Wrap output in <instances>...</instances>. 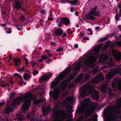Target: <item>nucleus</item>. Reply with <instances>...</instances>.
Masks as SVG:
<instances>
[{
    "label": "nucleus",
    "mask_w": 121,
    "mask_h": 121,
    "mask_svg": "<svg viewBox=\"0 0 121 121\" xmlns=\"http://www.w3.org/2000/svg\"><path fill=\"white\" fill-rule=\"evenodd\" d=\"M66 108L69 113L70 114L71 112H73V111L72 110V106L70 104H69L67 106Z\"/></svg>",
    "instance_id": "obj_25"
},
{
    "label": "nucleus",
    "mask_w": 121,
    "mask_h": 121,
    "mask_svg": "<svg viewBox=\"0 0 121 121\" xmlns=\"http://www.w3.org/2000/svg\"><path fill=\"white\" fill-rule=\"evenodd\" d=\"M101 49V46L99 45H98L96 46L94 49V51L95 54L99 55V52Z\"/></svg>",
    "instance_id": "obj_19"
},
{
    "label": "nucleus",
    "mask_w": 121,
    "mask_h": 121,
    "mask_svg": "<svg viewBox=\"0 0 121 121\" xmlns=\"http://www.w3.org/2000/svg\"><path fill=\"white\" fill-rule=\"evenodd\" d=\"M21 59L20 58L17 59L15 58L13 60V63L16 66L18 67L20 64V62Z\"/></svg>",
    "instance_id": "obj_17"
},
{
    "label": "nucleus",
    "mask_w": 121,
    "mask_h": 121,
    "mask_svg": "<svg viewBox=\"0 0 121 121\" xmlns=\"http://www.w3.org/2000/svg\"><path fill=\"white\" fill-rule=\"evenodd\" d=\"M41 13L43 14H46V12L45 10L43 9H41L40 10Z\"/></svg>",
    "instance_id": "obj_49"
},
{
    "label": "nucleus",
    "mask_w": 121,
    "mask_h": 121,
    "mask_svg": "<svg viewBox=\"0 0 121 121\" xmlns=\"http://www.w3.org/2000/svg\"><path fill=\"white\" fill-rule=\"evenodd\" d=\"M80 34V36L82 37H83L84 36V33L83 32H81Z\"/></svg>",
    "instance_id": "obj_62"
},
{
    "label": "nucleus",
    "mask_w": 121,
    "mask_h": 121,
    "mask_svg": "<svg viewBox=\"0 0 121 121\" xmlns=\"http://www.w3.org/2000/svg\"><path fill=\"white\" fill-rule=\"evenodd\" d=\"M96 59L97 58L96 57L94 56H93L90 58L91 61L93 63H95L96 62Z\"/></svg>",
    "instance_id": "obj_31"
},
{
    "label": "nucleus",
    "mask_w": 121,
    "mask_h": 121,
    "mask_svg": "<svg viewBox=\"0 0 121 121\" xmlns=\"http://www.w3.org/2000/svg\"><path fill=\"white\" fill-rule=\"evenodd\" d=\"M16 95V94L13 92H12L10 93L9 96L10 98H13L14 96Z\"/></svg>",
    "instance_id": "obj_39"
},
{
    "label": "nucleus",
    "mask_w": 121,
    "mask_h": 121,
    "mask_svg": "<svg viewBox=\"0 0 121 121\" xmlns=\"http://www.w3.org/2000/svg\"><path fill=\"white\" fill-rule=\"evenodd\" d=\"M115 44L114 43L111 44L110 45V47L111 48H113L115 46Z\"/></svg>",
    "instance_id": "obj_54"
},
{
    "label": "nucleus",
    "mask_w": 121,
    "mask_h": 121,
    "mask_svg": "<svg viewBox=\"0 0 121 121\" xmlns=\"http://www.w3.org/2000/svg\"><path fill=\"white\" fill-rule=\"evenodd\" d=\"M20 75L18 73H16L15 74H13V76H14L17 77H18Z\"/></svg>",
    "instance_id": "obj_58"
},
{
    "label": "nucleus",
    "mask_w": 121,
    "mask_h": 121,
    "mask_svg": "<svg viewBox=\"0 0 121 121\" xmlns=\"http://www.w3.org/2000/svg\"><path fill=\"white\" fill-rule=\"evenodd\" d=\"M97 6H95L93 10H91L90 12H95L97 9Z\"/></svg>",
    "instance_id": "obj_51"
},
{
    "label": "nucleus",
    "mask_w": 121,
    "mask_h": 121,
    "mask_svg": "<svg viewBox=\"0 0 121 121\" xmlns=\"http://www.w3.org/2000/svg\"><path fill=\"white\" fill-rule=\"evenodd\" d=\"M84 64L87 66H89L90 65V62L88 60L86 61L85 62Z\"/></svg>",
    "instance_id": "obj_42"
},
{
    "label": "nucleus",
    "mask_w": 121,
    "mask_h": 121,
    "mask_svg": "<svg viewBox=\"0 0 121 121\" xmlns=\"http://www.w3.org/2000/svg\"><path fill=\"white\" fill-rule=\"evenodd\" d=\"M23 78L24 80H27L30 79V77L29 74L26 73L24 74Z\"/></svg>",
    "instance_id": "obj_27"
},
{
    "label": "nucleus",
    "mask_w": 121,
    "mask_h": 121,
    "mask_svg": "<svg viewBox=\"0 0 121 121\" xmlns=\"http://www.w3.org/2000/svg\"><path fill=\"white\" fill-rule=\"evenodd\" d=\"M32 65L33 66H34L35 65H37V64L35 62H34L32 63Z\"/></svg>",
    "instance_id": "obj_61"
},
{
    "label": "nucleus",
    "mask_w": 121,
    "mask_h": 121,
    "mask_svg": "<svg viewBox=\"0 0 121 121\" xmlns=\"http://www.w3.org/2000/svg\"><path fill=\"white\" fill-rule=\"evenodd\" d=\"M117 33V32H113L112 34L108 35L107 37H112L113 36L116 35Z\"/></svg>",
    "instance_id": "obj_34"
},
{
    "label": "nucleus",
    "mask_w": 121,
    "mask_h": 121,
    "mask_svg": "<svg viewBox=\"0 0 121 121\" xmlns=\"http://www.w3.org/2000/svg\"><path fill=\"white\" fill-rule=\"evenodd\" d=\"M77 72H74L73 73H72L71 75H72V76H73V77L75 76L77 74Z\"/></svg>",
    "instance_id": "obj_57"
},
{
    "label": "nucleus",
    "mask_w": 121,
    "mask_h": 121,
    "mask_svg": "<svg viewBox=\"0 0 121 121\" xmlns=\"http://www.w3.org/2000/svg\"><path fill=\"white\" fill-rule=\"evenodd\" d=\"M48 57H52V56H53V54H51L49 53H48Z\"/></svg>",
    "instance_id": "obj_63"
},
{
    "label": "nucleus",
    "mask_w": 121,
    "mask_h": 121,
    "mask_svg": "<svg viewBox=\"0 0 121 121\" xmlns=\"http://www.w3.org/2000/svg\"><path fill=\"white\" fill-rule=\"evenodd\" d=\"M117 44L118 46H121V41L117 42Z\"/></svg>",
    "instance_id": "obj_52"
},
{
    "label": "nucleus",
    "mask_w": 121,
    "mask_h": 121,
    "mask_svg": "<svg viewBox=\"0 0 121 121\" xmlns=\"http://www.w3.org/2000/svg\"><path fill=\"white\" fill-rule=\"evenodd\" d=\"M108 39V38L107 37H105L104 38H101L100 39L99 41V42H103L104 41H105V40Z\"/></svg>",
    "instance_id": "obj_37"
},
{
    "label": "nucleus",
    "mask_w": 121,
    "mask_h": 121,
    "mask_svg": "<svg viewBox=\"0 0 121 121\" xmlns=\"http://www.w3.org/2000/svg\"><path fill=\"white\" fill-rule=\"evenodd\" d=\"M44 36L46 38H47L49 36H50V35L49 34H46Z\"/></svg>",
    "instance_id": "obj_59"
},
{
    "label": "nucleus",
    "mask_w": 121,
    "mask_h": 121,
    "mask_svg": "<svg viewBox=\"0 0 121 121\" xmlns=\"http://www.w3.org/2000/svg\"><path fill=\"white\" fill-rule=\"evenodd\" d=\"M112 112L111 113V117L113 119H116L117 118V114L120 112V110L119 108L115 107L111 111Z\"/></svg>",
    "instance_id": "obj_7"
},
{
    "label": "nucleus",
    "mask_w": 121,
    "mask_h": 121,
    "mask_svg": "<svg viewBox=\"0 0 121 121\" xmlns=\"http://www.w3.org/2000/svg\"><path fill=\"white\" fill-rule=\"evenodd\" d=\"M25 67L24 66H23L22 67L19 68L17 69V70L20 71H24V70Z\"/></svg>",
    "instance_id": "obj_47"
},
{
    "label": "nucleus",
    "mask_w": 121,
    "mask_h": 121,
    "mask_svg": "<svg viewBox=\"0 0 121 121\" xmlns=\"http://www.w3.org/2000/svg\"><path fill=\"white\" fill-rule=\"evenodd\" d=\"M9 85V83H7L4 84H1V86L2 87L4 88L6 86H8Z\"/></svg>",
    "instance_id": "obj_43"
},
{
    "label": "nucleus",
    "mask_w": 121,
    "mask_h": 121,
    "mask_svg": "<svg viewBox=\"0 0 121 121\" xmlns=\"http://www.w3.org/2000/svg\"><path fill=\"white\" fill-rule=\"evenodd\" d=\"M103 76L98 75L92 80L93 82L96 83H98L103 80L104 79Z\"/></svg>",
    "instance_id": "obj_12"
},
{
    "label": "nucleus",
    "mask_w": 121,
    "mask_h": 121,
    "mask_svg": "<svg viewBox=\"0 0 121 121\" xmlns=\"http://www.w3.org/2000/svg\"><path fill=\"white\" fill-rule=\"evenodd\" d=\"M71 70V67H69L65 70L63 72L58 76L55 79L56 81L53 82L51 84V87L53 88H55L56 86H57L60 82L61 80H63L66 77L67 75L69 73Z\"/></svg>",
    "instance_id": "obj_2"
},
{
    "label": "nucleus",
    "mask_w": 121,
    "mask_h": 121,
    "mask_svg": "<svg viewBox=\"0 0 121 121\" xmlns=\"http://www.w3.org/2000/svg\"><path fill=\"white\" fill-rule=\"evenodd\" d=\"M60 22L62 24H64L66 26L69 25L70 23L69 19L67 17H62L60 19Z\"/></svg>",
    "instance_id": "obj_13"
},
{
    "label": "nucleus",
    "mask_w": 121,
    "mask_h": 121,
    "mask_svg": "<svg viewBox=\"0 0 121 121\" xmlns=\"http://www.w3.org/2000/svg\"><path fill=\"white\" fill-rule=\"evenodd\" d=\"M94 109L93 108H91L90 109L87 110V112L86 113L84 117L87 118L90 117L91 115L94 112Z\"/></svg>",
    "instance_id": "obj_14"
},
{
    "label": "nucleus",
    "mask_w": 121,
    "mask_h": 121,
    "mask_svg": "<svg viewBox=\"0 0 121 121\" xmlns=\"http://www.w3.org/2000/svg\"><path fill=\"white\" fill-rule=\"evenodd\" d=\"M65 100L67 102L70 103L71 104H72L73 103V100L69 97H67L65 99Z\"/></svg>",
    "instance_id": "obj_30"
},
{
    "label": "nucleus",
    "mask_w": 121,
    "mask_h": 121,
    "mask_svg": "<svg viewBox=\"0 0 121 121\" xmlns=\"http://www.w3.org/2000/svg\"><path fill=\"white\" fill-rule=\"evenodd\" d=\"M74 77L73 76H72L71 74L68 77V79L70 80H71L73 79Z\"/></svg>",
    "instance_id": "obj_48"
},
{
    "label": "nucleus",
    "mask_w": 121,
    "mask_h": 121,
    "mask_svg": "<svg viewBox=\"0 0 121 121\" xmlns=\"http://www.w3.org/2000/svg\"><path fill=\"white\" fill-rule=\"evenodd\" d=\"M8 29H9V30L7 32L8 34L9 33H11L12 32L11 30V29L9 28H8Z\"/></svg>",
    "instance_id": "obj_53"
},
{
    "label": "nucleus",
    "mask_w": 121,
    "mask_h": 121,
    "mask_svg": "<svg viewBox=\"0 0 121 121\" xmlns=\"http://www.w3.org/2000/svg\"><path fill=\"white\" fill-rule=\"evenodd\" d=\"M84 75L83 74H79L77 78L75 79V82L76 83H78L80 82V81L83 79Z\"/></svg>",
    "instance_id": "obj_22"
},
{
    "label": "nucleus",
    "mask_w": 121,
    "mask_h": 121,
    "mask_svg": "<svg viewBox=\"0 0 121 121\" xmlns=\"http://www.w3.org/2000/svg\"><path fill=\"white\" fill-rule=\"evenodd\" d=\"M16 118L18 120H22L24 119V117L23 115L17 114L16 116Z\"/></svg>",
    "instance_id": "obj_26"
},
{
    "label": "nucleus",
    "mask_w": 121,
    "mask_h": 121,
    "mask_svg": "<svg viewBox=\"0 0 121 121\" xmlns=\"http://www.w3.org/2000/svg\"><path fill=\"white\" fill-rule=\"evenodd\" d=\"M93 117L94 118V120L95 121H97V118L98 117V115L97 114H94L93 116Z\"/></svg>",
    "instance_id": "obj_41"
},
{
    "label": "nucleus",
    "mask_w": 121,
    "mask_h": 121,
    "mask_svg": "<svg viewBox=\"0 0 121 121\" xmlns=\"http://www.w3.org/2000/svg\"><path fill=\"white\" fill-rule=\"evenodd\" d=\"M112 86L113 88L117 87L119 90L121 91V84L117 82H113L112 84Z\"/></svg>",
    "instance_id": "obj_21"
},
{
    "label": "nucleus",
    "mask_w": 121,
    "mask_h": 121,
    "mask_svg": "<svg viewBox=\"0 0 121 121\" xmlns=\"http://www.w3.org/2000/svg\"><path fill=\"white\" fill-rule=\"evenodd\" d=\"M68 82L67 80H64L61 82L60 84L59 89L62 91H64L66 89Z\"/></svg>",
    "instance_id": "obj_8"
},
{
    "label": "nucleus",
    "mask_w": 121,
    "mask_h": 121,
    "mask_svg": "<svg viewBox=\"0 0 121 121\" xmlns=\"http://www.w3.org/2000/svg\"><path fill=\"white\" fill-rule=\"evenodd\" d=\"M101 90L104 92H106L107 90V86L106 85H103L101 87Z\"/></svg>",
    "instance_id": "obj_28"
},
{
    "label": "nucleus",
    "mask_w": 121,
    "mask_h": 121,
    "mask_svg": "<svg viewBox=\"0 0 121 121\" xmlns=\"http://www.w3.org/2000/svg\"><path fill=\"white\" fill-rule=\"evenodd\" d=\"M79 0H73V1H70L69 3L72 5H75L78 3Z\"/></svg>",
    "instance_id": "obj_29"
},
{
    "label": "nucleus",
    "mask_w": 121,
    "mask_h": 121,
    "mask_svg": "<svg viewBox=\"0 0 121 121\" xmlns=\"http://www.w3.org/2000/svg\"><path fill=\"white\" fill-rule=\"evenodd\" d=\"M39 102V100L37 99H36L34 101V102L36 104H38V103Z\"/></svg>",
    "instance_id": "obj_55"
},
{
    "label": "nucleus",
    "mask_w": 121,
    "mask_h": 121,
    "mask_svg": "<svg viewBox=\"0 0 121 121\" xmlns=\"http://www.w3.org/2000/svg\"><path fill=\"white\" fill-rule=\"evenodd\" d=\"M81 65L80 63H78L73 68L74 71H78L80 69Z\"/></svg>",
    "instance_id": "obj_24"
},
{
    "label": "nucleus",
    "mask_w": 121,
    "mask_h": 121,
    "mask_svg": "<svg viewBox=\"0 0 121 121\" xmlns=\"http://www.w3.org/2000/svg\"><path fill=\"white\" fill-rule=\"evenodd\" d=\"M33 75H35L36 74H38V72L37 70H35L32 72Z\"/></svg>",
    "instance_id": "obj_46"
},
{
    "label": "nucleus",
    "mask_w": 121,
    "mask_h": 121,
    "mask_svg": "<svg viewBox=\"0 0 121 121\" xmlns=\"http://www.w3.org/2000/svg\"><path fill=\"white\" fill-rule=\"evenodd\" d=\"M24 3L23 0H14V3L13 4V6L14 9L17 11L21 9L25 12H27L26 7L22 6Z\"/></svg>",
    "instance_id": "obj_3"
},
{
    "label": "nucleus",
    "mask_w": 121,
    "mask_h": 121,
    "mask_svg": "<svg viewBox=\"0 0 121 121\" xmlns=\"http://www.w3.org/2000/svg\"><path fill=\"white\" fill-rule=\"evenodd\" d=\"M46 99H40L39 100V102L41 103H43L44 102H46Z\"/></svg>",
    "instance_id": "obj_50"
},
{
    "label": "nucleus",
    "mask_w": 121,
    "mask_h": 121,
    "mask_svg": "<svg viewBox=\"0 0 121 121\" xmlns=\"http://www.w3.org/2000/svg\"><path fill=\"white\" fill-rule=\"evenodd\" d=\"M51 111L50 106L46 108H43L42 109L43 114L44 115L47 116L49 113L51 112Z\"/></svg>",
    "instance_id": "obj_15"
},
{
    "label": "nucleus",
    "mask_w": 121,
    "mask_h": 121,
    "mask_svg": "<svg viewBox=\"0 0 121 121\" xmlns=\"http://www.w3.org/2000/svg\"><path fill=\"white\" fill-rule=\"evenodd\" d=\"M38 91L39 93L41 94H43L44 92L43 88L42 87H40L39 88Z\"/></svg>",
    "instance_id": "obj_32"
},
{
    "label": "nucleus",
    "mask_w": 121,
    "mask_h": 121,
    "mask_svg": "<svg viewBox=\"0 0 121 121\" xmlns=\"http://www.w3.org/2000/svg\"><path fill=\"white\" fill-rule=\"evenodd\" d=\"M63 33V31L61 29H58L56 30L55 31V34L59 36H61Z\"/></svg>",
    "instance_id": "obj_20"
},
{
    "label": "nucleus",
    "mask_w": 121,
    "mask_h": 121,
    "mask_svg": "<svg viewBox=\"0 0 121 121\" xmlns=\"http://www.w3.org/2000/svg\"><path fill=\"white\" fill-rule=\"evenodd\" d=\"M99 93L98 91H95L93 94L91 95V97L92 99L93 100H96V101H98V99L99 98V96L98 94Z\"/></svg>",
    "instance_id": "obj_18"
},
{
    "label": "nucleus",
    "mask_w": 121,
    "mask_h": 121,
    "mask_svg": "<svg viewBox=\"0 0 121 121\" xmlns=\"http://www.w3.org/2000/svg\"><path fill=\"white\" fill-rule=\"evenodd\" d=\"M52 73H48L45 74L39 79V81L40 82L47 80H49L52 77Z\"/></svg>",
    "instance_id": "obj_9"
},
{
    "label": "nucleus",
    "mask_w": 121,
    "mask_h": 121,
    "mask_svg": "<svg viewBox=\"0 0 121 121\" xmlns=\"http://www.w3.org/2000/svg\"><path fill=\"white\" fill-rule=\"evenodd\" d=\"M67 35L65 33H64L63 34V35L61 37L62 38H64Z\"/></svg>",
    "instance_id": "obj_64"
},
{
    "label": "nucleus",
    "mask_w": 121,
    "mask_h": 121,
    "mask_svg": "<svg viewBox=\"0 0 121 121\" xmlns=\"http://www.w3.org/2000/svg\"><path fill=\"white\" fill-rule=\"evenodd\" d=\"M98 71V69L96 68H95L92 70L91 71L93 74L96 73Z\"/></svg>",
    "instance_id": "obj_36"
},
{
    "label": "nucleus",
    "mask_w": 121,
    "mask_h": 121,
    "mask_svg": "<svg viewBox=\"0 0 121 121\" xmlns=\"http://www.w3.org/2000/svg\"><path fill=\"white\" fill-rule=\"evenodd\" d=\"M79 89L80 95L82 97L88 95V91L89 93L91 94L92 92L91 87L87 84H85L82 88L80 87Z\"/></svg>",
    "instance_id": "obj_5"
},
{
    "label": "nucleus",
    "mask_w": 121,
    "mask_h": 121,
    "mask_svg": "<svg viewBox=\"0 0 121 121\" xmlns=\"http://www.w3.org/2000/svg\"><path fill=\"white\" fill-rule=\"evenodd\" d=\"M108 58V56L107 55H105L103 54L100 55L99 57V60L102 62H103L104 60H106Z\"/></svg>",
    "instance_id": "obj_16"
},
{
    "label": "nucleus",
    "mask_w": 121,
    "mask_h": 121,
    "mask_svg": "<svg viewBox=\"0 0 121 121\" xmlns=\"http://www.w3.org/2000/svg\"><path fill=\"white\" fill-rule=\"evenodd\" d=\"M100 15L99 11L90 12V13L89 14L85 15V17L87 19H91L93 20L95 18V17L93 16L99 17L100 16Z\"/></svg>",
    "instance_id": "obj_6"
},
{
    "label": "nucleus",
    "mask_w": 121,
    "mask_h": 121,
    "mask_svg": "<svg viewBox=\"0 0 121 121\" xmlns=\"http://www.w3.org/2000/svg\"><path fill=\"white\" fill-rule=\"evenodd\" d=\"M65 116V113L62 111L56 110L55 112L53 121H63L67 117Z\"/></svg>",
    "instance_id": "obj_4"
},
{
    "label": "nucleus",
    "mask_w": 121,
    "mask_h": 121,
    "mask_svg": "<svg viewBox=\"0 0 121 121\" xmlns=\"http://www.w3.org/2000/svg\"><path fill=\"white\" fill-rule=\"evenodd\" d=\"M25 17L22 14L21 15V16L19 18V20L22 22L24 21H25Z\"/></svg>",
    "instance_id": "obj_33"
},
{
    "label": "nucleus",
    "mask_w": 121,
    "mask_h": 121,
    "mask_svg": "<svg viewBox=\"0 0 121 121\" xmlns=\"http://www.w3.org/2000/svg\"><path fill=\"white\" fill-rule=\"evenodd\" d=\"M49 95H52L53 98L55 101H56L59 98V93L57 92H53L52 91H51L49 93Z\"/></svg>",
    "instance_id": "obj_11"
},
{
    "label": "nucleus",
    "mask_w": 121,
    "mask_h": 121,
    "mask_svg": "<svg viewBox=\"0 0 121 121\" xmlns=\"http://www.w3.org/2000/svg\"><path fill=\"white\" fill-rule=\"evenodd\" d=\"M105 105L106 104H102L100 106V108H103Z\"/></svg>",
    "instance_id": "obj_60"
},
{
    "label": "nucleus",
    "mask_w": 121,
    "mask_h": 121,
    "mask_svg": "<svg viewBox=\"0 0 121 121\" xmlns=\"http://www.w3.org/2000/svg\"><path fill=\"white\" fill-rule=\"evenodd\" d=\"M13 109L10 107H6L5 108V112L6 114H9L13 111Z\"/></svg>",
    "instance_id": "obj_23"
},
{
    "label": "nucleus",
    "mask_w": 121,
    "mask_h": 121,
    "mask_svg": "<svg viewBox=\"0 0 121 121\" xmlns=\"http://www.w3.org/2000/svg\"><path fill=\"white\" fill-rule=\"evenodd\" d=\"M0 7L2 8L1 10V13H2L3 14H6V12L5 11H4V8H3V6L2 5H1Z\"/></svg>",
    "instance_id": "obj_40"
},
{
    "label": "nucleus",
    "mask_w": 121,
    "mask_h": 121,
    "mask_svg": "<svg viewBox=\"0 0 121 121\" xmlns=\"http://www.w3.org/2000/svg\"><path fill=\"white\" fill-rule=\"evenodd\" d=\"M119 14H117L115 16V19L116 21H119Z\"/></svg>",
    "instance_id": "obj_44"
},
{
    "label": "nucleus",
    "mask_w": 121,
    "mask_h": 121,
    "mask_svg": "<svg viewBox=\"0 0 121 121\" xmlns=\"http://www.w3.org/2000/svg\"><path fill=\"white\" fill-rule=\"evenodd\" d=\"M108 77L107 78L108 79H111L112 78V76L110 74H108Z\"/></svg>",
    "instance_id": "obj_56"
},
{
    "label": "nucleus",
    "mask_w": 121,
    "mask_h": 121,
    "mask_svg": "<svg viewBox=\"0 0 121 121\" xmlns=\"http://www.w3.org/2000/svg\"><path fill=\"white\" fill-rule=\"evenodd\" d=\"M90 75L86 74L83 79V80L84 81H86L88 79L90 78Z\"/></svg>",
    "instance_id": "obj_38"
},
{
    "label": "nucleus",
    "mask_w": 121,
    "mask_h": 121,
    "mask_svg": "<svg viewBox=\"0 0 121 121\" xmlns=\"http://www.w3.org/2000/svg\"><path fill=\"white\" fill-rule=\"evenodd\" d=\"M112 54L113 56L117 60H119L121 57V54L117 50H113L112 51Z\"/></svg>",
    "instance_id": "obj_10"
},
{
    "label": "nucleus",
    "mask_w": 121,
    "mask_h": 121,
    "mask_svg": "<svg viewBox=\"0 0 121 121\" xmlns=\"http://www.w3.org/2000/svg\"><path fill=\"white\" fill-rule=\"evenodd\" d=\"M63 50V48L61 47H59L56 50V51H57V52H61Z\"/></svg>",
    "instance_id": "obj_45"
},
{
    "label": "nucleus",
    "mask_w": 121,
    "mask_h": 121,
    "mask_svg": "<svg viewBox=\"0 0 121 121\" xmlns=\"http://www.w3.org/2000/svg\"><path fill=\"white\" fill-rule=\"evenodd\" d=\"M32 95V94L30 93L27 94L25 93L23 94L22 96H19L14 99L11 104V106L12 107H15L17 105L20 104L22 101L25 100L22 105V110L23 111H25L28 110L29 108Z\"/></svg>",
    "instance_id": "obj_1"
},
{
    "label": "nucleus",
    "mask_w": 121,
    "mask_h": 121,
    "mask_svg": "<svg viewBox=\"0 0 121 121\" xmlns=\"http://www.w3.org/2000/svg\"><path fill=\"white\" fill-rule=\"evenodd\" d=\"M84 110V109H83L82 110H81L80 109L78 108L76 112L77 114H78L80 113H83V112Z\"/></svg>",
    "instance_id": "obj_35"
}]
</instances>
